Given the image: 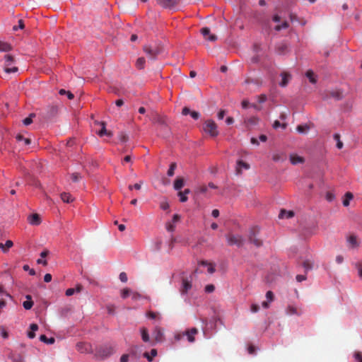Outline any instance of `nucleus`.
I'll list each match as a JSON object with an SVG mask.
<instances>
[{
    "mask_svg": "<svg viewBox=\"0 0 362 362\" xmlns=\"http://www.w3.org/2000/svg\"><path fill=\"white\" fill-rule=\"evenodd\" d=\"M203 130L211 137H216L218 135V126L212 119L205 121L203 125Z\"/></svg>",
    "mask_w": 362,
    "mask_h": 362,
    "instance_id": "f257e3e1",
    "label": "nucleus"
},
{
    "mask_svg": "<svg viewBox=\"0 0 362 362\" xmlns=\"http://www.w3.org/2000/svg\"><path fill=\"white\" fill-rule=\"evenodd\" d=\"M323 100L334 98L335 100H341L344 98V92L341 89H333L326 90L322 96Z\"/></svg>",
    "mask_w": 362,
    "mask_h": 362,
    "instance_id": "f03ea898",
    "label": "nucleus"
},
{
    "mask_svg": "<svg viewBox=\"0 0 362 362\" xmlns=\"http://www.w3.org/2000/svg\"><path fill=\"white\" fill-rule=\"evenodd\" d=\"M115 352V349L112 346L105 345L100 346L96 350V357L103 359L112 355Z\"/></svg>",
    "mask_w": 362,
    "mask_h": 362,
    "instance_id": "7ed1b4c3",
    "label": "nucleus"
},
{
    "mask_svg": "<svg viewBox=\"0 0 362 362\" xmlns=\"http://www.w3.org/2000/svg\"><path fill=\"white\" fill-rule=\"evenodd\" d=\"M4 71L6 73H16L18 71V67L13 66L14 63V58L10 54L4 56Z\"/></svg>",
    "mask_w": 362,
    "mask_h": 362,
    "instance_id": "20e7f679",
    "label": "nucleus"
},
{
    "mask_svg": "<svg viewBox=\"0 0 362 362\" xmlns=\"http://www.w3.org/2000/svg\"><path fill=\"white\" fill-rule=\"evenodd\" d=\"M198 333V330L197 328L193 327L189 329H187L182 334H177L175 335L176 340H180L183 337L186 336L187 337V340L189 342H194L195 339L194 336Z\"/></svg>",
    "mask_w": 362,
    "mask_h": 362,
    "instance_id": "39448f33",
    "label": "nucleus"
},
{
    "mask_svg": "<svg viewBox=\"0 0 362 362\" xmlns=\"http://www.w3.org/2000/svg\"><path fill=\"white\" fill-rule=\"evenodd\" d=\"M226 239L229 245L241 247L244 243L243 238L240 235L228 234L226 235Z\"/></svg>",
    "mask_w": 362,
    "mask_h": 362,
    "instance_id": "423d86ee",
    "label": "nucleus"
},
{
    "mask_svg": "<svg viewBox=\"0 0 362 362\" xmlns=\"http://www.w3.org/2000/svg\"><path fill=\"white\" fill-rule=\"evenodd\" d=\"M143 50L151 59H155L157 55L160 53V49L158 47H152L149 45L144 46Z\"/></svg>",
    "mask_w": 362,
    "mask_h": 362,
    "instance_id": "0eeeda50",
    "label": "nucleus"
},
{
    "mask_svg": "<svg viewBox=\"0 0 362 362\" xmlns=\"http://www.w3.org/2000/svg\"><path fill=\"white\" fill-rule=\"evenodd\" d=\"M76 349L78 351L81 353H92L93 352V348L92 345L90 343L88 342H78L76 344Z\"/></svg>",
    "mask_w": 362,
    "mask_h": 362,
    "instance_id": "6e6552de",
    "label": "nucleus"
},
{
    "mask_svg": "<svg viewBox=\"0 0 362 362\" xmlns=\"http://www.w3.org/2000/svg\"><path fill=\"white\" fill-rule=\"evenodd\" d=\"M256 229H252L249 234V241L257 247H260L262 245V241L257 236Z\"/></svg>",
    "mask_w": 362,
    "mask_h": 362,
    "instance_id": "1a4fd4ad",
    "label": "nucleus"
},
{
    "mask_svg": "<svg viewBox=\"0 0 362 362\" xmlns=\"http://www.w3.org/2000/svg\"><path fill=\"white\" fill-rule=\"evenodd\" d=\"M201 33L206 40L214 42L217 40L216 35L211 34L210 29L207 27L202 28Z\"/></svg>",
    "mask_w": 362,
    "mask_h": 362,
    "instance_id": "9d476101",
    "label": "nucleus"
},
{
    "mask_svg": "<svg viewBox=\"0 0 362 362\" xmlns=\"http://www.w3.org/2000/svg\"><path fill=\"white\" fill-rule=\"evenodd\" d=\"M180 0H156L157 3L165 8H173Z\"/></svg>",
    "mask_w": 362,
    "mask_h": 362,
    "instance_id": "9b49d317",
    "label": "nucleus"
},
{
    "mask_svg": "<svg viewBox=\"0 0 362 362\" xmlns=\"http://www.w3.org/2000/svg\"><path fill=\"white\" fill-rule=\"evenodd\" d=\"M28 221L33 226H38L41 223V218L38 214H33L28 216Z\"/></svg>",
    "mask_w": 362,
    "mask_h": 362,
    "instance_id": "f8f14e48",
    "label": "nucleus"
},
{
    "mask_svg": "<svg viewBox=\"0 0 362 362\" xmlns=\"http://www.w3.org/2000/svg\"><path fill=\"white\" fill-rule=\"evenodd\" d=\"M347 243L349 247L351 248L358 247L359 245V243L358 241V238L355 235H351L347 238Z\"/></svg>",
    "mask_w": 362,
    "mask_h": 362,
    "instance_id": "ddd939ff",
    "label": "nucleus"
},
{
    "mask_svg": "<svg viewBox=\"0 0 362 362\" xmlns=\"http://www.w3.org/2000/svg\"><path fill=\"white\" fill-rule=\"evenodd\" d=\"M192 288V283L187 279L184 278L182 279V286L181 288V293L182 294L187 293L189 290Z\"/></svg>",
    "mask_w": 362,
    "mask_h": 362,
    "instance_id": "4468645a",
    "label": "nucleus"
},
{
    "mask_svg": "<svg viewBox=\"0 0 362 362\" xmlns=\"http://www.w3.org/2000/svg\"><path fill=\"white\" fill-rule=\"evenodd\" d=\"M281 76L282 78H281V81L280 82L279 85L281 87H285L287 86L289 81L291 80V76L289 73L283 72V73H281Z\"/></svg>",
    "mask_w": 362,
    "mask_h": 362,
    "instance_id": "2eb2a0df",
    "label": "nucleus"
},
{
    "mask_svg": "<svg viewBox=\"0 0 362 362\" xmlns=\"http://www.w3.org/2000/svg\"><path fill=\"white\" fill-rule=\"evenodd\" d=\"M266 298H267V300L263 301L262 303V305L264 308H268L269 303L274 300V296L273 292L271 291H267L266 293Z\"/></svg>",
    "mask_w": 362,
    "mask_h": 362,
    "instance_id": "dca6fc26",
    "label": "nucleus"
},
{
    "mask_svg": "<svg viewBox=\"0 0 362 362\" xmlns=\"http://www.w3.org/2000/svg\"><path fill=\"white\" fill-rule=\"evenodd\" d=\"M243 168L246 170L250 168V165L243 160H238L236 167V173L240 175L242 173L241 168Z\"/></svg>",
    "mask_w": 362,
    "mask_h": 362,
    "instance_id": "f3484780",
    "label": "nucleus"
},
{
    "mask_svg": "<svg viewBox=\"0 0 362 362\" xmlns=\"http://www.w3.org/2000/svg\"><path fill=\"white\" fill-rule=\"evenodd\" d=\"M150 119L151 120H152L153 122L158 123L160 124H164V120L163 117L160 115H159L157 112L152 113V115L150 116Z\"/></svg>",
    "mask_w": 362,
    "mask_h": 362,
    "instance_id": "a211bd4d",
    "label": "nucleus"
},
{
    "mask_svg": "<svg viewBox=\"0 0 362 362\" xmlns=\"http://www.w3.org/2000/svg\"><path fill=\"white\" fill-rule=\"evenodd\" d=\"M8 358L12 361V362H24L23 357L18 354L11 352L9 354Z\"/></svg>",
    "mask_w": 362,
    "mask_h": 362,
    "instance_id": "6ab92c4d",
    "label": "nucleus"
},
{
    "mask_svg": "<svg viewBox=\"0 0 362 362\" xmlns=\"http://www.w3.org/2000/svg\"><path fill=\"white\" fill-rule=\"evenodd\" d=\"M290 160L292 164L296 165L298 163H302L304 162V158L301 156H299L296 154H291L290 156Z\"/></svg>",
    "mask_w": 362,
    "mask_h": 362,
    "instance_id": "aec40b11",
    "label": "nucleus"
},
{
    "mask_svg": "<svg viewBox=\"0 0 362 362\" xmlns=\"http://www.w3.org/2000/svg\"><path fill=\"white\" fill-rule=\"evenodd\" d=\"M38 329V325L37 324H31L30 325V330L28 332V337L30 339H33L35 337V332Z\"/></svg>",
    "mask_w": 362,
    "mask_h": 362,
    "instance_id": "412c9836",
    "label": "nucleus"
},
{
    "mask_svg": "<svg viewBox=\"0 0 362 362\" xmlns=\"http://www.w3.org/2000/svg\"><path fill=\"white\" fill-rule=\"evenodd\" d=\"M13 245V243L11 240H8L5 244L0 243V249L4 252H6L9 248H11Z\"/></svg>",
    "mask_w": 362,
    "mask_h": 362,
    "instance_id": "4be33fe9",
    "label": "nucleus"
},
{
    "mask_svg": "<svg viewBox=\"0 0 362 362\" xmlns=\"http://www.w3.org/2000/svg\"><path fill=\"white\" fill-rule=\"evenodd\" d=\"M26 300L23 302V305L25 310H29L32 308L33 305V301L32 300V297L30 295L26 296Z\"/></svg>",
    "mask_w": 362,
    "mask_h": 362,
    "instance_id": "5701e85b",
    "label": "nucleus"
},
{
    "mask_svg": "<svg viewBox=\"0 0 362 362\" xmlns=\"http://www.w3.org/2000/svg\"><path fill=\"white\" fill-rule=\"evenodd\" d=\"M102 129L99 131L98 134L100 136H103L105 135L108 136H112V134L111 132H107L105 128V122H101Z\"/></svg>",
    "mask_w": 362,
    "mask_h": 362,
    "instance_id": "b1692460",
    "label": "nucleus"
},
{
    "mask_svg": "<svg viewBox=\"0 0 362 362\" xmlns=\"http://www.w3.org/2000/svg\"><path fill=\"white\" fill-rule=\"evenodd\" d=\"M157 355V350L155 349H151L150 354L145 352L144 356L147 358L148 361H152L153 358Z\"/></svg>",
    "mask_w": 362,
    "mask_h": 362,
    "instance_id": "393cba45",
    "label": "nucleus"
},
{
    "mask_svg": "<svg viewBox=\"0 0 362 362\" xmlns=\"http://www.w3.org/2000/svg\"><path fill=\"white\" fill-rule=\"evenodd\" d=\"M11 45L6 42L0 41V52H8L11 49Z\"/></svg>",
    "mask_w": 362,
    "mask_h": 362,
    "instance_id": "a878e982",
    "label": "nucleus"
},
{
    "mask_svg": "<svg viewBox=\"0 0 362 362\" xmlns=\"http://www.w3.org/2000/svg\"><path fill=\"white\" fill-rule=\"evenodd\" d=\"M288 314L291 315H301L303 313L301 309L291 306V307H289V308H288Z\"/></svg>",
    "mask_w": 362,
    "mask_h": 362,
    "instance_id": "bb28decb",
    "label": "nucleus"
},
{
    "mask_svg": "<svg viewBox=\"0 0 362 362\" xmlns=\"http://www.w3.org/2000/svg\"><path fill=\"white\" fill-rule=\"evenodd\" d=\"M155 339L156 341H161L163 340V332L160 328H156L154 332Z\"/></svg>",
    "mask_w": 362,
    "mask_h": 362,
    "instance_id": "cd10ccee",
    "label": "nucleus"
},
{
    "mask_svg": "<svg viewBox=\"0 0 362 362\" xmlns=\"http://www.w3.org/2000/svg\"><path fill=\"white\" fill-rule=\"evenodd\" d=\"M306 77L309 79L310 82L312 83H316L317 79L314 72L312 70H308L305 73Z\"/></svg>",
    "mask_w": 362,
    "mask_h": 362,
    "instance_id": "c85d7f7f",
    "label": "nucleus"
},
{
    "mask_svg": "<svg viewBox=\"0 0 362 362\" xmlns=\"http://www.w3.org/2000/svg\"><path fill=\"white\" fill-rule=\"evenodd\" d=\"M184 186V180L181 177H178L175 180L174 188L176 190L180 189Z\"/></svg>",
    "mask_w": 362,
    "mask_h": 362,
    "instance_id": "c756f323",
    "label": "nucleus"
},
{
    "mask_svg": "<svg viewBox=\"0 0 362 362\" xmlns=\"http://www.w3.org/2000/svg\"><path fill=\"white\" fill-rule=\"evenodd\" d=\"M354 196L351 192H346L345 194V197L343 200V205L344 206H348L349 205L350 201L353 199Z\"/></svg>",
    "mask_w": 362,
    "mask_h": 362,
    "instance_id": "7c9ffc66",
    "label": "nucleus"
},
{
    "mask_svg": "<svg viewBox=\"0 0 362 362\" xmlns=\"http://www.w3.org/2000/svg\"><path fill=\"white\" fill-rule=\"evenodd\" d=\"M303 267L305 269V272H307L313 268V263L310 260H305L303 262Z\"/></svg>",
    "mask_w": 362,
    "mask_h": 362,
    "instance_id": "2f4dec72",
    "label": "nucleus"
},
{
    "mask_svg": "<svg viewBox=\"0 0 362 362\" xmlns=\"http://www.w3.org/2000/svg\"><path fill=\"white\" fill-rule=\"evenodd\" d=\"M286 159V156L284 153H274L272 156V160L275 162L283 161Z\"/></svg>",
    "mask_w": 362,
    "mask_h": 362,
    "instance_id": "473e14b6",
    "label": "nucleus"
},
{
    "mask_svg": "<svg viewBox=\"0 0 362 362\" xmlns=\"http://www.w3.org/2000/svg\"><path fill=\"white\" fill-rule=\"evenodd\" d=\"M141 338L142 340L145 342H147L149 341V335L148 332L146 328L142 327L141 329Z\"/></svg>",
    "mask_w": 362,
    "mask_h": 362,
    "instance_id": "72a5a7b5",
    "label": "nucleus"
},
{
    "mask_svg": "<svg viewBox=\"0 0 362 362\" xmlns=\"http://www.w3.org/2000/svg\"><path fill=\"white\" fill-rule=\"evenodd\" d=\"M40 340L47 344H52L54 342V339L53 337L47 338L45 335L42 334L40 337Z\"/></svg>",
    "mask_w": 362,
    "mask_h": 362,
    "instance_id": "f704fd0d",
    "label": "nucleus"
},
{
    "mask_svg": "<svg viewBox=\"0 0 362 362\" xmlns=\"http://www.w3.org/2000/svg\"><path fill=\"white\" fill-rule=\"evenodd\" d=\"M146 60L144 57H139L136 62V66L138 69H142L144 68Z\"/></svg>",
    "mask_w": 362,
    "mask_h": 362,
    "instance_id": "c9c22d12",
    "label": "nucleus"
},
{
    "mask_svg": "<svg viewBox=\"0 0 362 362\" xmlns=\"http://www.w3.org/2000/svg\"><path fill=\"white\" fill-rule=\"evenodd\" d=\"M293 215L294 214L292 211H286V210H281L279 214V217L284 218L286 216V218H291L293 216Z\"/></svg>",
    "mask_w": 362,
    "mask_h": 362,
    "instance_id": "e433bc0d",
    "label": "nucleus"
},
{
    "mask_svg": "<svg viewBox=\"0 0 362 362\" xmlns=\"http://www.w3.org/2000/svg\"><path fill=\"white\" fill-rule=\"evenodd\" d=\"M16 139L17 141H23L24 143V145L27 146V145H29L31 143V141L30 139L28 138H25L23 136L21 135V134H18L16 136Z\"/></svg>",
    "mask_w": 362,
    "mask_h": 362,
    "instance_id": "4c0bfd02",
    "label": "nucleus"
},
{
    "mask_svg": "<svg viewBox=\"0 0 362 362\" xmlns=\"http://www.w3.org/2000/svg\"><path fill=\"white\" fill-rule=\"evenodd\" d=\"M288 47L285 44H281L277 47V52L279 54H284L286 52Z\"/></svg>",
    "mask_w": 362,
    "mask_h": 362,
    "instance_id": "58836bf2",
    "label": "nucleus"
},
{
    "mask_svg": "<svg viewBox=\"0 0 362 362\" xmlns=\"http://www.w3.org/2000/svg\"><path fill=\"white\" fill-rule=\"evenodd\" d=\"M334 139L337 141V147L339 149H341L343 148V142L340 140V135L339 134H335L334 135Z\"/></svg>",
    "mask_w": 362,
    "mask_h": 362,
    "instance_id": "ea45409f",
    "label": "nucleus"
},
{
    "mask_svg": "<svg viewBox=\"0 0 362 362\" xmlns=\"http://www.w3.org/2000/svg\"><path fill=\"white\" fill-rule=\"evenodd\" d=\"M132 290L126 288L122 290L121 291V297L124 299L127 298L128 296H131Z\"/></svg>",
    "mask_w": 362,
    "mask_h": 362,
    "instance_id": "a19ab883",
    "label": "nucleus"
},
{
    "mask_svg": "<svg viewBox=\"0 0 362 362\" xmlns=\"http://www.w3.org/2000/svg\"><path fill=\"white\" fill-rule=\"evenodd\" d=\"M176 167H177V165H176L175 163H172L170 164V168H169V169L168 170V173H167V174H168V175L169 177H171V176H173L174 175L175 170Z\"/></svg>",
    "mask_w": 362,
    "mask_h": 362,
    "instance_id": "79ce46f5",
    "label": "nucleus"
},
{
    "mask_svg": "<svg viewBox=\"0 0 362 362\" xmlns=\"http://www.w3.org/2000/svg\"><path fill=\"white\" fill-rule=\"evenodd\" d=\"M83 287L81 285L78 284L76 288H69V296L74 294L75 293H79L82 290Z\"/></svg>",
    "mask_w": 362,
    "mask_h": 362,
    "instance_id": "37998d69",
    "label": "nucleus"
},
{
    "mask_svg": "<svg viewBox=\"0 0 362 362\" xmlns=\"http://www.w3.org/2000/svg\"><path fill=\"white\" fill-rule=\"evenodd\" d=\"M308 129H309V127H308L307 124H305V125H298V126L296 127V130H297L299 133H305V132H307Z\"/></svg>",
    "mask_w": 362,
    "mask_h": 362,
    "instance_id": "c03bdc74",
    "label": "nucleus"
},
{
    "mask_svg": "<svg viewBox=\"0 0 362 362\" xmlns=\"http://www.w3.org/2000/svg\"><path fill=\"white\" fill-rule=\"evenodd\" d=\"M33 117H35V115L34 114H30L29 115V117L25 118L23 120V124L25 125V126H28V125L30 124L33 122V119H32Z\"/></svg>",
    "mask_w": 362,
    "mask_h": 362,
    "instance_id": "a18cd8bd",
    "label": "nucleus"
},
{
    "mask_svg": "<svg viewBox=\"0 0 362 362\" xmlns=\"http://www.w3.org/2000/svg\"><path fill=\"white\" fill-rule=\"evenodd\" d=\"M81 177L78 173H73L71 179L74 182H77L81 180Z\"/></svg>",
    "mask_w": 362,
    "mask_h": 362,
    "instance_id": "49530a36",
    "label": "nucleus"
},
{
    "mask_svg": "<svg viewBox=\"0 0 362 362\" xmlns=\"http://www.w3.org/2000/svg\"><path fill=\"white\" fill-rule=\"evenodd\" d=\"M132 299L134 301L139 300L142 298V296L141 294L136 292L132 291L131 296Z\"/></svg>",
    "mask_w": 362,
    "mask_h": 362,
    "instance_id": "de8ad7c7",
    "label": "nucleus"
},
{
    "mask_svg": "<svg viewBox=\"0 0 362 362\" xmlns=\"http://www.w3.org/2000/svg\"><path fill=\"white\" fill-rule=\"evenodd\" d=\"M288 27V23L285 21L281 25H277L274 29L276 30V31H279L281 30V29H285V28H287Z\"/></svg>",
    "mask_w": 362,
    "mask_h": 362,
    "instance_id": "09e8293b",
    "label": "nucleus"
},
{
    "mask_svg": "<svg viewBox=\"0 0 362 362\" xmlns=\"http://www.w3.org/2000/svg\"><path fill=\"white\" fill-rule=\"evenodd\" d=\"M23 269L24 271H28L29 272V274L31 276H34L35 275V271L33 269H30L29 265L28 264H25L23 267Z\"/></svg>",
    "mask_w": 362,
    "mask_h": 362,
    "instance_id": "8fccbe9b",
    "label": "nucleus"
},
{
    "mask_svg": "<svg viewBox=\"0 0 362 362\" xmlns=\"http://www.w3.org/2000/svg\"><path fill=\"white\" fill-rule=\"evenodd\" d=\"M18 23V25H14L13 27V30L14 31L17 30L18 28L23 29V28H24V22L23 20H19Z\"/></svg>",
    "mask_w": 362,
    "mask_h": 362,
    "instance_id": "3c124183",
    "label": "nucleus"
},
{
    "mask_svg": "<svg viewBox=\"0 0 362 362\" xmlns=\"http://www.w3.org/2000/svg\"><path fill=\"white\" fill-rule=\"evenodd\" d=\"M215 289V286L213 284H208L205 287V291L206 293H212Z\"/></svg>",
    "mask_w": 362,
    "mask_h": 362,
    "instance_id": "603ef678",
    "label": "nucleus"
},
{
    "mask_svg": "<svg viewBox=\"0 0 362 362\" xmlns=\"http://www.w3.org/2000/svg\"><path fill=\"white\" fill-rule=\"evenodd\" d=\"M178 196L180 197V200L181 202H185L188 199L182 192H179Z\"/></svg>",
    "mask_w": 362,
    "mask_h": 362,
    "instance_id": "864d4df0",
    "label": "nucleus"
},
{
    "mask_svg": "<svg viewBox=\"0 0 362 362\" xmlns=\"http://www.w3.org/2000/svg\"><path fill=\"white\" fill-rule=\"evenodd\" d=\"M119 279L122 282H124V283L127 282V279H128L127 274L124 272H121L119 274Z\"/></svg>",
    "mask_w": 362,
    "mask_h": 362,
    "instance_id": "5fc2aeb1",
    "label": "nucleus"
},
{
    "mask_svg": "<svg viewBox=\"0 0 362 362\" xmlns=\"http://www.w3.org/2000/svg\"><path fill=\"white\" fill-rule=\"evenodd\" d=\"M279 127H282L284 129H285L286 127V124H281L278 120L274 121L273 124V127L274 129H276Z\"/></svg>",
    "mask_w": 362,
    "mask_h": 362,
    "instance_id": "6e6d98bb",
    "label": "nucleus"
},
{
    "mask_svg": "<svg viewBox=\"0 0 362 362\" xmlns=\"http://www.w3.org/2000/svg\"><path fill=\"white\" fill-rule=\"evenodd\" d=\"M354 358L358 362H362V353L357 351L354 354Z\"/></svg>",
    "mask_w": 362,
    "mask_h": 362,
    "instance_id": "4d7b16f0",
    "label": "nucleus"
},
{
    "mask_svg": "<svg viewBox=\"0 0 362 362\" xmlns=\"http://www.w3.org/2000/svg\"><path fill=\"white\" fill-rule=\"evenodd\" d=\"M119 141L121 142H127L128 140V136L126 134H124L123 132H121L119 134Z\"/></svg>",
    "mask_w": 362,
    "mask_h": 362,
    "instance_id": "13d9d810",
    "label": "nucleus"
},
{
    "mask_svg": "<svg viewBox=\"0 0 362 362\" xmlns=\"http://www.w3.org/2000/svg\"><path fill=\"white\" fill-rule=\"evenodd\" d=\"M334 199V195L332 193H331L329 192H327V194H326V199L327 201L332 202Z\"/></svg>",
    "mask_w": 362,
    "mask_h": 362,
    "instance_id": "bf43d9fd",
    "label": "nucleus"
},
{
    "mask_svg": "<svg viewBox=\"0 0 362 362\" xmlns=\"http://www.w3.org/2000/svg\"><path fill=\"white\" fill-rule=\"evenodd\" d=\"M190 115H191V117L194 119H198L200 117V114L196 111H192Z\"/></svg>",
    "mask_w": 362,
    "mask_h": 362,
    "instance_id": "052dcab7",
    "label": "nucleus"
},
{
    "mask_svg": "<svg viewBox=\"0 0 362 362\" xmlns=\"http://www.w3.org/2000/svg\"><path fill=\"white\" fill-rule=\"evenodd\" d=\"M296 279L297 281L301 282L303 281H305L307 279V277H306V275L298 274L296 276Z\"/></svg>",
    "mask_w": 362,
    "mask_h": 362,
    "instance_id": "680f3d73",
    "label": "nucleus"
},
{
    "mask_svg": "<svg viewBox=\"0 0 362 362\" xmlns=\"http://www.w3.org/2000/svg\"><path fill=\"white\" fill-rule=\"evenodd\" d=\"M208 272L209 274H213L215 272V267L214 265L212 263H210L208 266Z\"/></svg>",
    "mask_w": 362,
    "mask_h": 362,
    "instance_id": "e2e57ef3",
    "label": "nucleus"
},
{
    "mask_svg": "<svg viewBox=\"0 0 362 362\" xmlns=\"http://www.w3.org/2000/svg\"><path fill=\"white\" fill-rule=\"evenodd\" d=\"M356 268L358 269V276L362 279V264L361 263H358L356 264Z\"/></svg>",
    "mask_w": 362,
    "mask_h": 362,
    "instance_id": "0e129e2a",
    "label": "nucleus"
},
{
    "mask_svg": "<svg viewBox=\"0 0 362 362\" xmlns=\"http://www.w3.org/2000/svg\"><path fill=\"white\" fill-rule=\"evenodd\" d=\"M44 281L47 283H49L52 281V275L50 274H46L44 276Z\"/></svg>",
    "mask_w": 362,
    "mask_h": 362,
    "instance_id": "69168bd1",
    "label": "nucleus"
},
{
    "mask_svg": "<svg viewBox=\"0 0 362 362\" xmlns=\"http://www.w3.org/2000/svg\"><path fill=\"white\" fill-rule=\"evenodd\" d=\"M247 351L250 354H255V347L253 345H250L247 348Z\"/></svg>",
    "mask_w": 362,
    "mask_h": 362,
    "instance_id": "338daca9",
    "label": "nucleus"
},
{
    "mask_svg": "<svg viewBox=\"0 0 362 362\" xmlns=\"http://www.w3.org/2000/svg\"><path fill=\"white\" fill-rule=\"evenodd\" d=\"M128 360H129L128 354H123L120 358V362H128Z\"/></svg>",
    "mask_w": 362,
    "mask_h": 362,
    "instance_id": "774afa93",
    "label": "nucleus"
}]
</instances>
